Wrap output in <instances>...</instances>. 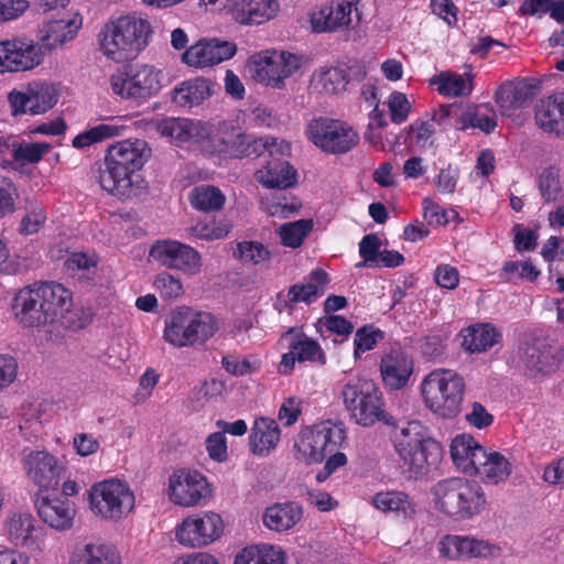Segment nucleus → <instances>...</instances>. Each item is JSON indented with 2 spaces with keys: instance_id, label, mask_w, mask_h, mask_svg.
<instances>
[{
  "instance_id": "2f4dec72",
  "label": "nucleus",
  "mask_w": 564,
  "mask_h": 564,
  "mask_svg": "<svg viewBox=\"0 0 564 564\" xmlns=\"http://www.w3.org/2000/svg\"><path fill=\"white\" fill-rule=\"evenodd\" d=\"M482 458L476 464L473 476L478 477L486 485H499L505 482L512 471L510 460L500 452L485 448Z\"/></svg>"
},
{
  "instance_id": "a19ab883",
  "label": "nucleus",
  "mask_w": 564,
  "mask_h": 564,
  "mask_svg": "<svg viewBox=\"0 0 564 564\" xmlns=\"http://www.w3.org/2000/svg\"><path fill=\"white\" fill-rule=\"evenodd\" d=\"M462 346L469 352H482L496 345L500 338L489 324H478L462 332Z\"/></svg>"
},
{
  "instance_id": "aec40b11",
  "label": "nucleus",
  "mask_w": 564,
  "mask_h": 564,
  "mask_svg": "<svg viewBox=\"0 0 564 564\" xmlns=\"http://www.w3.org/2000/svg\"><path fill=\"white\" fill-rule=\"evenodd\" d=\"M438 552L442 557L460 561L494 556L499 547L471 535L446 534L438 542Z\"/></svg>"
},
{
  "instance_id": "a211bd4d",
  "label": "nucleus",
  "mask_w": 564,
  "mask_h": 564,
  "mask_svg": "<svg viewBox=\"0 0 564 564\" xmlns=\"http://www.w3.org/2000/svg\"><path fill=\"white\" fill-rule=\"evenodd\" d=\"M343 395L351 419L361 426H370L384 415L381 390H343Z\"/></svg>"
},
{
  "instance_id": "603ef678",
  "label": "nucleus",
  "mask_w": 564,
  "mask_h": 564,
  "mask_svg": "<svg viewBox=\"0 0 564 564\" xmlns=\"http://www.w3.org/2000/svg\"><path fill=\"white\" fill-rule=\"evenodd\" d=\"M540 271L530 261H506L499 274L505 282H513L516 279L535 281Z\"/></svg>"
},
{
  "instance_id": "680f3d73",
  "label": "nucleus",
  "mask_w": 564,
  "mask_h": 564,
  "mask_svg": "<svg viewBox=\"0 0 564 564\" xmlns=\"http://www.w3.org/2000/svg\"><path fill=\"white\" fill-rule=\"evenodd\" d=\"M46 220V215L41 206L33 207L22 219L19 232L24 236L36 234Z\"/></svg>"
},
{
  "instance_id": "5701e85b",
  "label": "nucleus",
  "mask_w": 564,
  "mask_h": 564,
  "mask_svg": "<svg viewBox=\"0 0 564 564\" xmlns=\"http://www.w3.org/2000/svg\"><path fill=\"white\" fill-rule=\"evenodd\" d=\"M520 359L530 376H546L558 369L562 355L556 347L534 340L523 345Z\"/></svg>"
},
{
  "instance_id": "13d9d810",
  "label": "nucleus",
  "mask_w": 564,
  "mask_h": 564,
  "mask_svg": "<svg viewBox=\"0 0 564 564\" xmlns=\"http://www.w3.org/2000/svg\"><path fill=\"white\" fill-rule=\"evenodd\" d=\"M153 286L164 299H176L183 293L181 281L167 272L158 274Z\"/></svg>"
},
{
  "instance_id": "7c9ffc66",
  "label": "nucleus",
  "mask_w": 564,
  "mask_h": 564,
  "mask_svg": "<svg viewBox=\"0 0 564 564\" xmlns=\"http://www.w3.org/2000/svg\"><path fill=\"white\" fill-rule=\"evenodd\" d=\"M486 447L480 445L471 435L459 434L451 444V456L455 466L464 474L473 476L476 464H479Z\"/></svg>"
},
{
  "instance_id": "b1692460",
  "label": "nucleus",
  "mask_w": 564,
  "mask_h": 564,
  "mask_svg": "<svg viewBox=\"0 0 564 564\" xmlns=\"http://www.w3.org/2000/svg\"><path fill=\"white\" fill-rule=\"evenodd\" d=\"M276 0H225V8L232 19L240 24H261L279 11Z\"/></svg>"
},
{
  "instance_id": "864d4df0",
  "label": "nucleus",
  "mask_w": 564,
  "mask_h": 564,
  "mask_svg": "<svg viewBox=\"0 0 564 564\" xmlns=\"http://www.w3.org/2000/svg\"><path fill=\"white\" fill-rule=\"evenodd\" d=\"M464 388L463 378L451 369H435L422 382V388Z\"/></svg>"
},
{
  "instance_id": "79ce46f5",
  "label": "nucleus",
  "mask_w": 564,
  "mask_h": 564,
  "mask_svg": "<svg viewBox=\"0 0 564 564\" xmlns=\"http://www.w3.org/2000/svg\"><path fill=\"white\" fill-rule=\"evenodd\" d=\"M286 556L281 547L270 544L251 545L242 549L234 564H285Z\"/></svg>"
},
{
  "instance_id": "72a5a7b5",
  "label": "nucleus",
  "mask_w": 564,
  "mask_h": 564,
  "mask_svg": "<svg viewBox=\"0 0 564 564\" xmlns=\"http://www.w3.org/2000/svg\"><path fill=\"white\" fill-rule=\"evenodd\" d=\"M371 505L384 513H393L402 519H413L417 503L402 490H382L371 498Z\"/></svg>"
},
{
  "instance_id": "de8ad7c7",
  "label": "nucleus",
  "mask_w": 564,
  "mask_h": 564,
  "mask_svg": "<svg viewBox=\"0 0 564 564\" xmlns=\"http://www.w3.org/2000/svg\"><path fill=\"white\" fill-rule=\"evenodd\" d=\"M460 130L467 128H478L485 133H490L497 127V118L494 109L489 105H482L473 111L465 112L459 119Z\"/></svg>"
},
{
  "instance_id": "7ed1b4c3",
  "label": "nucleus",
  "mask_w": 564,
  "mask_h": 564,
  "mask_svg": "<svg viewBox=\"0 0 564 564\" xmlns=\"http://www.w3.org/2000/svg\"><path fill=\"white\" fill-rule=\"evenodd\" d=\"M393 447L411 477L426 475L442 458V446L420 421L397 424L392 435Z\"/></svg>"
},
{
  "instance_id": "338daca9",
  "label": "nucleus",
  "mask_w": 564,
  "mask_h": 564,
  "mask_svg": "<svg viewBox=\"0 0 564 564\" xmlns=\"http://www.w3.org/2000/svg\"><path fill=\"white\" fill-rule=\"evenodd\" d=\"M206 449L213 460L225 462L228 457L226 436L220 431L212 433L206 438Z\"/></svg>"
},
{
  "instance_id": "49530a36",
  "label": "nucleus",
  "mask_w": 564,
  "mask_h": 564,
  "mask_svg": "<svg viewBox=\"0 0 564 564\" xmlns=\"http://www.w3.org/2000/svg\"><path fill=\"white\" fill-rule=\"evenodd\" d=\"M188 199L195 209L205 213L221 209L226 200L225 195L218 187L205 184L195 186L189 192Z\"/></svg>"
},
{
  "instance_id": "a18cd8bd",
  "label": "nucleus",
  "mask_w": 564,
  "mask_h": 564,
  "mask_svg": "<svg viewBox=\"0 0 564 564\" xmlns=\"http://www.w3.org/2000/svg\"><path fill=\"white\" fill-rule=\"evenodd\" d=\"M470 74H456L451 72H443L432 79V84L437 85V90L441 95L447 97H462L467 96L473 90Z\"/></svg>"
},
{
  "instance_id": "20e7f679",
  "label": "nucleus",
  "mask_w": 564,
  "mask_h": 564,
  "mask_svg": "<svg viewBox=\"0 0 564 564\" xmlns=\"http://www.w3.org/2000/svg\"><path fill=\"white\" fill-rule=\"evenodd\" d=\"M153 33L147 19L127 14L107 22L99 33L102 54L117 63L135 58L143 51Z\"/></svg>"
},
{
  "instance_id": "c756f323",
  "label": "nucleus",
  "mask_w": 564,
  "mask_h": 564,
  "mask_svg": "<svg viewBox=\"0 0 564 564\" xmlns=\"http://www.w3.org/2000/svg\"><path fill=\"white\" fill-rule=\"evenodd\" d=\"M303 513L302 506L296 501L276 502L265 508L262 522L271 531L286 532L301 521Z\"/></svg>"
},
{
  "instance_id": "ddd939ff",
  "label": "nucleus",
  "mask_w": 564,
  "mask_h": 564,
  "mask_svg": "<svg viewBox=\"0 0 564 564\" xmlns=\"http://www.w3.org/2000/svg\"><path fill=\"white\" fill-rule=\"evenodd\" d=\"M224 531V523L215 512L196 513L186 517L175 530L177 542L188 547H202L210 544Z\"/></svg>"
},
{
  "instance_id": "3c124183",
  "label": "nucleus",
  "mask_w": 564,
  "mask_h": 564,
  "mask_svg": "<svg viewBox=\"0 0 564 564\" xmlns=\"http://www.w3.org/2000/svg\"><path fill=\"white\" fill-rule=\"evenodd\" d=\"M231 226L227 223L215 221H196L194 225L186 229L188 237L202 240H218L227 237L230 232Z\"/></svg>"
},
{
  "instance_id": "412c9836",
  "label": "nucleus",
  "mask_w": 564,
  "mask_h": 564,
  "mask_svg": "<svg viewBox=\"0 0 564 564\" xmlns=\"http://www.w3.org/2000/svg\"><path fill=\"white\" fill-rule=\"evenodd\" d=\"M235 138L236 139L231 142L220 138L218 134L212 135L217 152H228L229 149L236 148L234 153L238 156L258 158L265 152L269 153V156H272L274 153L283 154L290 149L288 143L283 141L278 142V140L273 138L251 139L242 133H236Z\"/></svg>"
},
{
  "instance_id": "4c0bfd02",
  "label": "nucleus",
  "mask_w": 564,
  "mask_h": 564,
  "mask_svg": "<svg viewBox=\"0 0 564 564\" xmlns=\"http://www.w3.org/2000/svg\"><path fill=\"white\" fill-rule=\"evenodd\" d=\"M349 70L343 66H323L314 70L311 85L324 95H338L346 90L349 84Z\"/></svg>"
},
{
  "instance_id": "423d86ee",
  "label": "nucleus",
  "mask_w": 564,
  "mask_h": 564,
  "mask_svg": "<svg viewBox=\"0 0 564 564\" xmlns=\"http://www.w3.org/2000/svg\"><path fill=\"white\" fill-rule=\"evenodd\" d=\"M217 329L214 315L183 305L172 310L165 317L163 338L178 348L194 347L205 344Z\"/></svg>"
},
{
  "instance_id": "f8f14e48",
  "label": "nucleus",
  "mask_w": 564,
  "mask_h": 564,
  "mask_svg": "<svg viewBox=\"0 0 564 564\" xmlns=\"http://www.w3.org/2000/svg\"><path fill=\"white\" fill-rule=\"evenodd\" d=\"M43 57L40 43L28 36L0 41V74L33 69L42 63Z\"/></svg>"
},
{
  "instance_id": "09e8293b",
  "label": "nucleus",
  "mask_w": 564,
  "mask_h": 564,
  "mask_svg": "<svg viewBox=\"0 0 564 564\" xmlns=\"http://www.w3.org/2000/svg\"><path fill=\"white\" fill-rule=\"evenodd\" d=\"M123 127L113 123H100L93 127L73 139V147L84 149L106 139L121 134Z\"/></svg>"
},
{
  "instance_id": "c03bdc74",
  "label": "nucleus",
  "mask_w": 564,
  "mask_h": 564,
  "mask_svg": "<svg viewBox=\"0 0 564 564\" xmlns=\"http://www.w3.org/2000/svg\"><path fill=\"white\" fill-rule=\"evenodd\" d=\"M51 150V145L46 142H26L18 141L14 149V158H3L0 162L2 169H17L26 164H36Z\"/></svg>"
},
{
  "instance_id": "a878e982",
  "label": "nucleus",
  "mask_w": 564,
  "mask_h": 564,
  "mask_svg": "<svg viewBox=\"0 0 564 564\" xmlns=\"http://www.w3.org/2000/svg\"><path fill=\"white\" fill-rule=\"evenodd\" d=\"M534 122L545 133L564 135V93L540 99L534 106Z\"/></svg>"
},
{
  "instance_id": "c85d7f7f",
  "label": "nucleus",
  "mask_w": 564,
  "mask_h": 564,
  "mask_svg": "<svg viewBox=\"0 0 564 564\" xmlns=\"http://www.w3.org/2000/svg\"><path fill=\"white\" fill-rule=\"evenodd\" d=\"M214 91L215 84L210 79L195 77L174 87L172 101L181 108L191 109L202 105Z\"/></svg>"
},
{
  "instance_id": "4468645a",
  "label": "nucleus",
  "mask_w": 564,
  "mask_h": 564,
  "mask_svg": "<svg viewBox=\"0 0 564 564\" xmlns=\"http://www.w3.org/2000/svg\"><path fill=\"white\" fill-rule=\"evenodd\" d=\"M150 258L167 269L196 275L202 270V257L197 250L177 240H159L152 245Z\"/></svg>"
},
{
  "instance_id": "bf43d9fd",
  "label": "nucleus",
  "mask_w": 564,
  "mask_h": 564,
  "mask_svg": "<svg viewBox=\"0 0 564 564\" xmlns=\"http://www.w3.org/2000/svg\"><path fill=\"white\" fill-rule=\"evenodd\" d=\"M381 247V240L375 234L366 235L359 242V254L364 259L357 267H373V263L378 259Z\"/></svg>"
},
{
  "instance_id": "473e14b6",
  "label": "nucleus",
  "mask_w": 564,
  "mask_h": 564,
  "mask_svg": "<svg viewBox=\"0 0 564 564\" xmlns=\"http://www.w3.org/2000/svg\"><path fill=\"white\" fill-rule=\"evenodd\" d=\"M254 177L264 187L285 189L295 185L296 171L288 161L273 154L263 167L256 171Z\"/></svg>"
},
{
  "instance_id": "bb28decb",
  "label": "nucleus",
  "mask_w": 564,
  "mask_h": 564,
  "mask_svg": "<svg viewBox=\"0 0 564 564\" xmlns=\"http://www.w3.org/2000/svg\"><path fill=\"white\" fill-rule=\"evenodd\" d=\"M380 371L387 386L404 388L413 372V360L400 348H393L382 357Z\"/></svg>"
},
{
  "instance_id": "f3484780",
  "label": "nucleus",
  "mask_w": 564,
  "mask_h": 564,
  "mask_svg": "<svg viewBox=\"0 0 564 564\" xmlns=\"http://www.w3.org/2000/svg\"><path fill=\"white\" fill-rule=\"evenodd\" d=\"M23 466L28 477L40 487L39 491L57 490L65 466L45 451L30 452L23 458Z\"/></svg>"
},
{
  "instance_id": "f03ea898",
  "label": "nucleus",
  "mask_w": 564,
  "mask_h": 564,
  "mask_svg": "<svg viewBox=\"0 0 564 564\" xmlns=\"http://www.w3.org/2000/svg\"><path fill=\"white\" fill-rule=\"evenodd\" d=\"M151 156V149L142 139H126L108 145L104 161L95 175L100 187L120 200L139 195L140 180L137 174Z\"/></svg>"
},
{
  "instance_id": "dca6fc26",
  "label": "nucleus",
  "mask_w": 564,
  "mask_h": 564,
  "mask_svg": "<svg viewBox=\"0 0 564 564\" xmlns=\"http://www.w3.org/2000/svg\"><path fill=\"white\" fill-rule=\"evenodd\" d=\"M13 116L41 115L52 109L57 102L55 88L43 83L29 84L24 89H13L8 95Z\"/></svg>"
},
{
  "instance_id": "8fccbe9b",
  "label": "nucleus",
  "mask_w": 564,
  "mask_h": 564,
  "mask_svg": "<svg viewBox=\"0 0 564 564\" xmlns=\"http://www.w3.org/2000/svg\"><path fill=\"white\" fill-rule=\"evenodd\" d=\"M312 228L313 221L311 219H300L280 226L278 234L283 246L297 248L311 232Z\"/></svg>"
},
{
  "instance_id": "cd10ccee",
  "label": "nucleus",
  "mask_w": 564,
  "mask_h": 564,
  "mask_svg": "<svg viewBox=\"0 0 564 564\" xmlns=\"http://www.w3.org/2000/svg\"><path fill=\"white\" fill-rule=\"evenodd\" d=\"M39 530L35 519L30 513H14L6 522V532L10 542L30 551L40 549Z\"/></svg>"
},
{
  "instance_id": "774afa93",
  "label": "nucleus",
  "mask_w": 564,
  "mask_h": 564,
  "mask_svg": "<svg viewBox=\"0 0 564 564\" xmlns=\"http://www.w3.org/2000/svg\"><path fill=\"white\" fill-rule=\"evenodd\" d=\"M494 420V415L479 402H473L471 411L466 414V421L478 430L487 429Z\"/></svg>"
},
{
  "instance_id": "39448f33",
  "label": "nucleus",
  "mask_w": 564,
  "mask_h": 564,
  "mask_svg": "<svg viewBox=\"0 0 564 564\" xmlns=\"http://www.w3.org/2000/svg\"><path fill=\"white\" fill-rule=\"evenodd\" d=\"M432 495L440 512L458 521L480 514L487 505L484 488L460 477L440 480L432 488Z\"/></svg>"
},
{
  "instance_id": "ea45409f",
  "label": "nucleus",
  "mask_w": 564,
  "mask_h": 564,
  "mask_svg": "<svg viewBox=\"0 0 564 564\" xmlns=\"http://www.w3.org/2000/svg\"><path fill=\"white\" fill-rule=\"evenodd\" d=\"M70 564H121V556L112 544L87 543L74 551Z\"/></svg>"
},
{
  "instance_id": "6ab92c4d",
  "label": "nucleus",
  "mask_w": 564,
  "mask_h": 564,
  "mask_svg": "<svg viewBox=\"0 0 564 564\" xmlns=\"http://www.w3.org/2000/svg\"><path fill=\"white\" fill-rule=\"evenodd\" d=\"M34 505L39 518L50 528L66 531L73 527L76 509L68 498L50 491H37Z\"/></svg>"
},
{
  "instance_id": "052dcab7",
  "label": "nucleus",
  "mask_w": 564,
  "mask_h": 564,
  "mask_svg": "<svg viewBox=\"0 0 564 564\" xmlns=\"http://www.w3.org/2000/svg\"><path fill=\"white\" fill-rule=\"evenodd\" d=\"M539 188L541 195L546 202H553L561 192L558 174L553 169L544 170L539 178Z\"/></svg>"
},
{
  "instance_id": "37998d69",
  "label": "nucleus",
  "mask_w": 564,
  "mask_h": 564,
  "mask_svg": "<svg viewBox=\"0 0 564 564\" xmlns=\"http://www.w3.org/2000/svg\"><path fill=\"white\" fill-rule=\"evenodd\" d=\"M77 33V26L72 20H54L45 23L41 29V47L47 51L55 50L64 43L73 40Z\"/></svg>"
},
{
  "instance_id": "6e6552de",
  "label": "nucleus",
  "mask_w": 564,
  "mask_h": 564,
  "mask_svg": "<svg viewBox=\"0 0 564 564\" xmlns=\"http://www.w3.org/2000/svg\"><path fill=\"white\" fill-rule=\"evenodd\" d=\"M88 502L96 517L106 521H118L132 511L134 495L126 482L108 479L91 486Z\"/></svg>"
},
{
  "instance_id": "5fc2aeb1",
  "label": "nucleus",
  "mask_w": 564,
  "mask_h": 564,
  "mask_svg": "<svg viewBox=\"0 0 564 564\" xmlns=\"http://www.w3.org/2000/svg\"><path fill=\"white\" fill-rule=\"evenodd\" d=\"M235 254L245 263L260 264L270 259V251L260 242L242 241L237 245Z\"/></svg>"
},
{
  "instance_id": "69168bd1",
  "label": "nucleus",
  "mask_w": 564,
  "mask_h": 564,
  "mask_svg": "<svg viewBox=\"0 0 564 564\" xmlns=\"http://www.w3.org/2000/svg\"><path fill=\"white\" fill-rule=\"evenodd\" d=\"M286 296L291 304H296L299 302L311 304L318 296V286L313 283L301 285L294 284L289 289Z\"/></svg>"
},
{
  "instance_id": "0e129e2a",
  "label": "nucleus",
  "mask_w": 564,
  "mask_h": 564,
  "mask_svg": "<svg viewBox=\"0 0 564 564\" xmlns=\"http://www.w3.org/2000/svg\"><path fill=\"white\" fill-rule=\"evenodd\" d=\"M409 133L417 147L432 145L434 126L431 121L416 120L409 127Z\"/></svg>"
},
{
  "instance_id": "f257e3e1",
  "label": "nucleus",
  "mask_w": 564,
  "mask_h": 564,
  "mask_svg": "<svg viewBox=\"0 0 564 564\" xmlns=\"http://www.w3.org/2000/svg\"><path fill=\"white\" fill-rule=\"evenodd\" d=\"M70 292L56 282H34L20 289L11 301L14 321L24 328L67 329L73 325Z\"/></svg>"
},
{
  "instance_id": "4be33fe9",
  "label": "nucleus",
  "mask_w": 564,
  "mask_h": 564,
  "mask_svg": "<svg viewBox=\"0 0 564 564\" xmlns=\"http://www.w3.org/2000/svg\"><path fill=\"white\" fill-rule=\"evenodd\" d=\"M236 51L232 42L217 39L198 41L182 54V62L195 68L209 67L231 58Z\"/></svg>"
},
{
  "instance_id": "e2e57ef3",
  "label": "nucleus",
  "mask_w": 564,
  "mask_h": 564,
  "mask_svg": "<svg viewBox=\"0 0 564 564\" xmlns=\"http://www.w3.org/2000/svg\"><path fill=\"white\" fill-rule=\"evenodd\" d=\"M18 197L13 183L6 177H0V216L12 214L15 210Z\"/></svg>"
},
{
  "instance_id": "6e6d98bb",
  "label": "nucleus",
  "mask_w": 564,
  "mask_h": 564,
  "mask_svg": "<svg viewBox=\"0 0 564 564\" xmlns=\"http://www.w3.org/2000/svg\"><path fill=\"white\" fill-rule=\"evenodd\" d=\"M383 337L384 333L371 325L360 327L355 334V354L371 350Z\"/></svg>"
},
{
  "instance_id": "9d476101",
  "label": "nucleus",
  "mask_w": 564,
  "mask_h": 564,
  "mask_svg": "<svg viewBox=\"0 0 564 564\" xmlns=\"http://www.w3.org/2000/svg\"><path fill=\"white\" fill-rule=\"evenodd\" d=\"M300 67L299 56L283 51H267L252 58L249 72L256 82L281 89L285 85V79Z\"/></svg>"
},
{
  "instance_id": "e433bc0d",
  "label": "nucleus",
  "mask_w": 564,
  "mask_h": 564,
  "mask_svg": "<svg viewBox=\"0 0 564 564\" xmlns=\"http://www.w3.org/2000/svg\"><path fill=\"white\" fill-rule=\"evenodd\" d=\"M283 339H289V349L297 357L299 362H308L313 366H324L326 364V354L321 345L304 333L291 327L282 335Z\"/></svg>"
},
{
  "instance_id": "9b49d317",
  "label": "nucleus",
  "mask_w": 564,
  "mask_h": 564,
  "mask_svg": "<svg viewBox=\"0 0 564 564\" xmlns=\"http://www.w3.org/2000/svg\"><path fill=\"white\" fill-rule=\"evenodd\" d=\"M308 139L324 152L346 153L357 145L359 135L346 122L318 118L307 127Z\"/></svg>"
},
{
  "instance_id": "1a4fd4ad",
  "label": "nucleus",
  "mask_w": 564,
  "mask_h": 564,
  "mask_svg": "<svg viewBox=\"0 0 564 564\" xmlns=\"http://www.w3.org/2000/svg\"><path fill=\"white\" fill-rule=\"evenodd\" d=\"M162 72L150 65L129 66L110 77L113 94L141 104L162 88Z\"/></svg>"
},
{
  "instance_id": "f704fd0d",
  "label": "nucleus",
  "mask_w": 564,
  "mask_h": 564,
  "mask_svg": "<svg viewBox=\"0 0 564 564\" xmlns=\"http://www.w3.org/2000/svg\"><path fill=\"white\" fill-rule=\"evenodd\" d=\"M425 406L436 416L454 419L462 410L464 390H421Z\"/></svg>"
},
{
  "instance_id": "393cba45",
  "label": "nucleus",
  "mask_w": 564,
  "mask_h": 564,
  "mask_svg": "<svg viewBox=\"0 0 564 564\" xmlns=\"http://www.w3.org/2000/svg\"><path fill=\"white\" fill-rule=\"evenodd\" d=\"M352 2L330 1L311 13V26L314 32H334L347 26L351 21Z\"/></svg>"
},
{
  "instance_id": "0eeeda50",
  "label": "nucleus",
  "mask_w": 564,
  "mask_h": 564,
  "mask_svg": "<svg viewBox=\"0 0 564 564\" xmlns=\"http://www.w3.org/2000/svg\"><path fill=\"white\" fill-rule=\"evenodd\" d=\"M347 438L343 422L326 420L301 433L297 448L299 459L306 464L322 463L330 453L340 449Z\"/></svg>"
},
{
  "instance_id": "4d7b16f0",
  "label": "nucleus",
  "mask_w": 564,
  "mask_h": 564,
  "mask_svg": "<svg viewBox=\"0 0 564 564\" xmlns=\"http://www.w3.org/2000/svg\"><path fill=\"white\" fill-rule=\"evenodd\" d=\"M387 105L390 111L392 122L400 124L408 119L411 110V104L403 93L393 91L389 96Z\"/></svg>"
},
{
  "instance_id": "c9c22d12",
  "label": "nucleus",
  "mask_w": 564,
  "mask_h": 564,
  "mask_svg": "<svg viewBox=\"0 0 564 564\" xmlns=\"http://www.w3.org/2000/svg\"><path fill=\"white\" fill-rule=\"evenodd\" d=\"M281 431L278 422L270 417H258L251 427L250 448L254 455L265 456L274 449L280 441Z\"/></svg>"
},
{
  "instance_id": "58836bf2",
  "label": "nucleus",
  "mask_w": 564,
  "mask_h": 564,
  "mask_svg": "<svg viewBox=\"0 0 564 564\" xmlns=\"http://www.w3.org/2000/svg\"><path fill=\"white\" fill-rule=\"evenodd\" d=\"M162 135L169 137L176 142L199 141L208 137L206 126L200 121L189 119L171 118L159 124Z\"/></svg>"
},
{
  "instance_id": "2eb2a0df",
  "label": "nucleus",
  "mask_w": 564,
  "mask_h": 564,
  "mask_svg": "<svg viewBox=\"0 0 564 564\" xmlns=\"http://www.w3.org/2000/svg\"><path fill=\"white\" fill-rule=\"evenodd\" d=\"M210 492L206 477L197 470L178 469L169 478L170 499L178 506H196Z\"/></svg>"
}]
</instances>
